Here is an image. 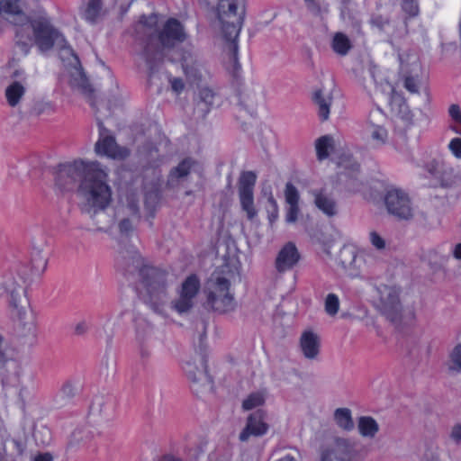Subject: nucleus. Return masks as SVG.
<instances>
[{"instance_id": "obj_47", "label": "nucleus", "mask_w": 461, "mask_h": 461, "mask_svg": "<svg viewBox=\"0 0 461 461\" xmlns=\"http://www.w3.org/2000/svg\"><path fill=\"white\" fill-rule=\"evenodd\" d=\"M285 196L287 204H294L299 203V192L291 182H288L285 185Z\"/></svg>"}, {"instance_id": "obj_38", "label": "nucleus", "mask_w": 461, "mask_h": 461, "mask_svg": "<svg viewBox=\"0 0 461 461\" xmlns=\"http://www.w3.org/2000/svg\"><path fill=\"white\" fill-rule=\"evenodd\" d=\"M160 198V192L158 188L152 187L151 189L147 190L145 192L144 206L151 217L154 216L155 211L158 205Z\"/></svg>"}, {"instance_id": "obj_49", "label": "nucleus", "mask_w": 461, "mask_h": 461, "mask_svg": "<svg viewBox=\"0 0 461 461\" xmlns=\"http://www.w3.org/2000/svg\"><path fill=\"white\" fill-rule=\"evenodd\" d=\"M104 405L105 401L104 397L95 396L89 406V414L93 416H102Z\"/></svg>"}, {"instance_id": "obj_28", "label": "nucleus", "mask_w": 461, "mask_h": 461, "mask_svg": "<svg viewBox=\"0 0 461 461\" xmlns=\"http://www.w3.org/2000/svg\"><path fill=\"white\" fill-rule=\"evenodd\" d=\"M312 194L314 197L315 206L329 217H332L338 213L337 203L330 195H328L322 189L312 190Z\"/></svg>"}, {"instance_id": "obj_14", "label": "nucleus", "mask_w": 461, "mask_h": 461, "mask_svg": "<svg viewBox=\"0 0 461 461\" xmlns=\"http://www.w3.org/2000/svg\"><path fill=\"white\" fill-rule=\"evenodd\" d=\"M3 287L9 295V304L18 310L19 313L28 303L26 296L25 282L23 277L15 276L13 274L5 276Z\"/></svg>"}, {"instance_id": "obj_4", "label": "nucleus", "mask_w": 461, "mask_h": 461, "mask_svg": "<svg viewBox=\"0 0 461 461\" xmlns=\"http://www.w3.org/2000/svg\"><path fill=\"white\" fill-rule=\"evenodd\" d=\"M77 192L84 200L82 210L91 216L106 209L112 201L107 174L97 164L90 165L86 170V176L81 180Z\"/></svg>"}, {"instance_id": "obj_15", "label": "nucleus", "mask_w": 461, "mask_h": 461, "mask_svg": "<svg viewBox=\"0 0 461 461\" xmlns=\"http://www.w3.org/2000/svg\"><path fill=\"white\" fill-rule=\"evenodd\" d=\"M17 374V362L10 354L7 342L0 333V380L2 385H10L16 380Z\"/></svg>"}, {"instance_id": "obj_51", "label": "nucleus", "mask_w": 461, "mask_h": 461, "mask_svg": "<svg viewBox=\"0 0 461 461\" xmlns=\"http://www.w3.org/2000/svg\"><path fill=\"white\" fill-rule=\"evenodd\" d=\"M448 114L455 122L460 124L459 127H454L453 131L461 135V107L456 104H451L448 108Z\"/></svg>"}, {"instance_id": "obj_42", "label": "nucleus", "mask_w": 461, "mask_h": 461, "mask_svg": "<svg viewBox=\"0 0 461 461\" xmlns=\"http://www.w3.org/2000/svg\"><path fill=\"white\" fill-rule=\"evenodd\" d=\"M339 309V300L335 294H329L325 299V312L330 316H334Z\"/></svg>"}, {"instance_id": "obj_53", "label": "nucleus", "mask_w": 461, "mask_h": 461, "mask_svg": "<svg viewBox=\"0 0 461 461\" xmlns=\"http://www.w3.org/2000/svg\"><path fill=\"white\" fill-rule=\"evenodd\" d=\"M300 212L298 203L288 204L285 213V221L287 223H294L297 221Z\"/></svg>"}, {"instance_id": "obj_52", "label": "nucleus", "mask_w": 461, "mask_h": 461, "mask_svg": "<svg viewBox=\"0 0 461 461\" xmlns=\"http://www.w3.org/2000/svg\"><path fill=\"white\" fill-rule=\"evenodd\" d=\"M127 209L130 211L131 216L139 219L140 217L139 200L134 194L127 195Z\"/></svg>"}, {"instance_id": "obj_25", "label": "nucleus", "mask_w": 461, "mask_h": 461, "mask_svg": "<svg viewBox=\"0 0 461 461\" xmlns=\"http://www.w3.org/2000/svg\"><path fill=\"white\" fill-rule=\"evenodd\" d=\"M300 347L306 358L314 359L320 353V338L311 330L304 331L300 338Z\"/></svg>"}, {"instance_id": "obj_29", "label": "nucleus", "mask_w": 461, "mask_h": 461, "mask_svg": "<svg viewBox=\"0 0 461 461\" xmlns=\"http://www.w3.org/2000/svg\"><path fill=\"white\" fill-rule=\"evenodd\" d=\"M339 9L340 18L343 22L351 25L353 28L359 30L361 19L358 12L353 7L351 0H341Z\"/></svg>"}, {"instance_id": "obj_45", "label": "nucleus", "mask_w": 461, "mask_h": 461, "mask_svg": "<svg viewBox=\"0 0 461 461\" xmlns=\"http://www.w3.org/2000/svg\"><path fill=\"white\" fill-rule=\"evenodd\" d=\"M436 178L439 180L442 187H450L456 182V176L453 175V170L445 167Z\"/></svg>"}, {"instance_id": "obj_27", "label": "nucleus", "mask_w": 461, "mask_h": 461, "mask_svg": "<svg viewBox=\"0 0 461 461\" xmlns=\"http://www.w3.org/2000/svg\"><path fill=\"white\" fill-rule=\"evenodd\" d=\"M202 368H197L191 362H186L184 370L187 377L194 383H202L203 384H211L212 383L211 376L207 372L206 359L203 356L201 357Z\"/></svg>"}, {"instance_id": "obj_40", "label": "nucleus", "mask_w": 461, "mask_h": 461, "mask_svg": "<svg viewBox=\"0 0 461 461\" xmlns=\"http://www.w3.org/2000/svg\"><path fill=\"white\" fill-rule=\"evenodd\" d=\"M89 439V432L84 429H76L70 435L68 442V449H77L81 444H85Z\"/></svg>"}, {"instance_id": "obj_39", "label": "nucleus", "mask_w": 461, "mask_h": 461, "mask_svg": "<svg viewBox=\"0 0 461 461\" xmlns=\"http://www.w3.org/2000/svg\"><path fill=\"white\" fill-rule=\"evenodd\" d=\"M369 131L371 139L377 146H382L386 143L388 132L385 128L381 125L375 124L372 121L369 122Z\"/></svg>"}, {"instance_id": "obj_64", "label": "nucleus", "mask_w": 461, "mask_h": 461, "mask_svg": "<svg viewBox=\"0 0 461 461\" xmlns=\"http://www.w3.org/2000/svg\"><path fill=\"white\" fill-rule=\"evenodd\" d=\"M170 84L172 90L176 94H180L185 88L184 81L180 77L170 79Z\"/></svg>"}, {"instance_id": "obj_26", "label": "nucleus", "mask_w": 461, "mask_h": 461, "mask_svg": "<svg viewBox=\"0 0 461 461\" xmlns=\"http://www.w3.org/2000/svg\"><path fill=\"white\" fill-rule=\"evenodd\" d=\"M197 164L196 160L187 157L182 159L176 167H174L169 171L167 176V185L175 186L180 179L186 177L191 169Z\"/></svg>"}, {"instance_id": "obj_19", "label": "nucleus", "mask_w": 461, "mask_h": 461, "mask_svg": "<svg viewBox=\"0 0 461 461\" xmlns=\"http://www.w3.org/2000/svg\"><path fill=\"white\" fill-rule=\"evenodd\" d=\"M355 451L354 444L342 438L335 439V448H326L321 451L320 461H349L347 460L350 457Z\"/></svg>"}, {"instance_id": "obj_60", "label": "nucleus", "mask_w": 461, "mask_h": 461, "mask_svg": "<svg viewBox=\"0 0 461 461\" xmlns=\"http://www.w3.org/2000/svg\"><path fill=\"white\" fill-rule=\"evenodd\" d=\"M51 104L50 103L39 102L34 104L32 112L36 115H41L46 112L51 111Z\"/></svg>"}, {"instance_id": "obj_50", "label": "nucleus", "mask_w": 461, "mask_h": 461, "mask_svg": "<svg viewBox=\"0 0 461 461\" xmlns=\"http://www.w3.org/2000/svg\"><path fill=\"white\" fill-rule=\"evenodd\" d=\"M118 230L121 236L129 238L134 231L132 221L128 217L122 218L118 222Z\"/></svg>"}, {"instance_id": "obj_16", "label": "nucleus", "mask_w": 461, "mask_h": 461, "mask_svg": "<svg viewBox=\"0 0 461 461\" xmlns=\"http://www.w3.org/2000/svg\"><path fill=\"white\" fill-rule=\"evenodd\" d=\"M267 414L265 411L258 409L250 413L246 421L244 429L239 435V439L242 442L248 441L251 437L258 438L266 435L269 425L266 421Z\"/></svg>"}, {"instance_id": "obj_44", "label": "nucleus", "mask_w": 461, "mask_h": 461, "mask_svg": "<svg viewBox=\"0 0 461 461\" xmlns=\"http://www.w3.org/2000/svg\"><path fill=\"white\" fill-rule=\"evenodd\" d=\"M401 7L409 18L416 17L420 13L418 0H402Z\"/></svg>"}, {"instance_id": "obj_63", "label": "nucleus", "mask_w": 461, "mask_h": 461, "mask_svg": "<svg viewBox=\"0 0 461 461\" xmlns=\"http://www.w3.org/2000/svg\"><path fill=\"white\" fill-rule=\"evenodd\" d=\"M404 87L411 93H418V83L417 80L412 77H405Z\"/></svg>"}, {"instance_id": "obj_22", "label": "nucleus", "mask_w": 461, "mask_h": 461, "mask_svg": "<svg viewBox=\"0 0 461 461\" xmlns=\"http://www.w3.org/2000/svg\"><path fill=\"white\" fill-rule=\"evenodd\" d=\"M78 393L79 387L77 383L71 380L65 381L53 398L55 406L57 408H63L71 404Z\"/></svg>"}, {"instance_id": "obj_3", "label": "nucleus", "mask_w": 461, "mask_h": 461, "mask_svg": "<svg viewBox=\"0 0 461 461\" xmlns=\"http://www.w3.org/2000/svg\"><path fill=\"white\" fill-rule=\"evenodd\" d=\"M246 2L247 0H217V17L221 23V32L228 43L230 60L235 70L240 68L238 38L246 15Z\"/></svg>"}, {"instance_id": "obj_57", "label": "nucleus", "mask_w": 461, "mask_h": 461, "mask_svg": "<svg viewBox=\"0 0 461 461\" xmlns=\"http://www.w3.org/2000/svg\"><path fill=\"white\" fill-rule=\"evenodd\" d=\"M341 256H342V258L340 260H341V264L344 268L350 269V268H354L356 267L357 258V254L354 250H350L348 259L344 258L343 253Z\"/></svg>"}, {"instance_id": "obj_33", "label": "nucleus", "mask_w": 461, "mask_h": 461, "mask_svg": "<svg viewBox=\"0 0 461 461\" xmlns=\"http://www.w3.org/2000/svg\"><path fill=\"white\" fill-rule=\"evenodd\" d=\"M358 431L363 437L374 438L379 430L376 420L370 416H361L358 419Z\"/></svg>"}, {"instance_id": "obj_62", "label": "nucleus", "mask_w": 461, "mask_h": 461, "mask_svg": "<svg viewBox=\"0 0 461 461\" xmlns=\"http://www.w3.org/2000/svg\"><path fill=\"white\" fill-rule=\"evenodd\" d=\"M32 260L33 267H41L42 269L46 268L47 259L41 256L40 250L33 252Z\"/></svg>"}, {"instance_id": "obj_56", "label": "nucleus", "mask_w": 461, "mask_h": 461, "mask_svg": "<svg viewBox=\"0 0 461 461\" xmlns=\"http://www.w3.org/2000/svg\"><path fill=\"white\" fill-rule=\"evenodd\" d=\"M448 149L451 153L456 158H461V138H454L448 144Z\"/></svg>"}, {"instance_id": "obj_58", "label": "nucleus", "mask_w": 461, "mask_h": 461, "mask_svg": "<svg viewBox=\"0 0 461 461\" xmlns=\"http://www.w3.org/2000/svg\"><path fill=\"white\" fill-rule=\"evenodd\" d=\"M135 0H114L115 5H119L120 14H119V19L122 20L123 16L127 14L129 8L131 7V4Z\"/></svg>"}, {"instance_id": "obj_2", "label": "nucleus", "mask_w": 461, "mask_h": 461, "mask_svg": "<svg viewBox=\"0 0 461 461\" xmlns=\"http://www.w3.org/2000/svg\"><path fill=\"white\" fill-rule=\"evenodd\" d=\"M169 274L159 267L150 266L144 267L140 276L133 284L140 299L155 313L164 315L168 299Z\"/></svg>"}, {"instance_id": "obj_61", "label": "nucleus", "mask_w": 461, "mask_h": 461, "mask_svg": "<svg viewBox=\"0 0 461 461\" xmlns=\"http://www.w3.org/2000/svg\"><path fill=\"white\" fill-rule=\"evenodd\" d=\"M443 168H444L443 164H440L434 160L427 165L428 172L435 177L438 176V175L442 171Z\"/></svg>"}, {"instance_id": "obj_37", "label": "nucleus", "mask_w": 461, "mask_h": 461, "mask_svg": "<svg viewBox=\"0 0 461 461\" xmlns=\"http://www.w3.org/2000/svg\"><path fill=\"white\" fill-rule=\"evenodd\" d=\"M334 419L339 427L345 430H352L354 429V422L351 416V411L348 408H339L334 412Z\"/></svg>"}, {"instance_id": "obj_8", "label": "nucleus", "mask_w": 461, "mask_h": 461, "mask_svg": "<svg viewBox=\"0 0 461 461\" xmlns=\"http://www.w3.org/2000/svg\"><path fill=\"white\" fill-rule=\"evenodd\" d=\"M379 294V309L383 315L395 326L402 321V304L396 288L382 285L377 288Z\"/></svg>"}, {"instance_id": "obj_55", "label": "nucleus", "mask_w": 461, "mask_h": 461, "mask_svg": "<svg viewBox=\"0 0 461 461\" xmlns=\"http://www.w3.org/2000/svg\"><path fill=\"white\" fill-rule=\"evenodd\" d=\"M370 23L373 26L377 27L379 30L383 31L384 30L385 26L389 24L390 21L388 18L377 14L371 17Z\"/></svg>"}, {"instance_id": "obj_32", "label": "nucleus", "mask_w": 461, "mask_h": 461, "mask_svg": "<svg viewBox=\"0 0 461 461\" xmlns=\"http://www.w3.org/2000/svg\"><path fill=\"white\" fill-rule=\"evenodd\" d=\"M313 101L318 106V115L321 121H327L330 116L332 97L330 95L324 96L321 90H317L314 92Z\"/></svg>"}, {"instance_id": "obj_24", "label": "nucleus", "mask_w": 461, "mask_h": 461, "mask_svg": "<svg viewBox=\"0 0 461 461\" xmlns=\"http://www.w3.org/2000/svg\"><path fill=\"white\" fill-rule=\"evenodd\" d=\"M258 94L259 87L253 86H244L238 93L239 104L251 115L256 113L259 99Z\"/></svg>"}, {"instance_id": "obj_46", "label": "nucleus", "mask_w": 461, "mask_h": 461, "mask_svg": "<svg viewBox=\"0 0 461 461\" xmlns=\"http://www.w3.org/2000/svg\"><path fill=\"white\" fill-rule=\"evenodd\" d=\"M398 116L404 122L406 127L413 125V113L405 102L399 105Z\"/></svg>"}, {"instance_id": "obj_31", "label": "nucleus", "mask_w": 461, "mask_h": 461, "mask_svg": "<svg viewBox=\"0 0 461 461\" xmlns=\"http://www.w3.org/2000/svg\"><path fill=\"white\" fill-rule=\"evenodd\" d=\"M26 92L25 86L21 81H13L5 89L8 104L15 107Z\"/></svg>"}, {"instance_id": "obj_20", "label": "nucleus", "mask_w": 461, "mask_h": 461, "mask_svg": "<svg viewBox=\"0 0 461 461\" xmlns=\"http://www.w3.org/2000/svg\"><path fill=\"white\" fill-rule=\"evenodd\" d=\"M95 149L98 155H104L113 158H123L129 154L126 149H120L114 137L109 135L100 138L95 143Z\"/></svg>"}, {"instance_id": "obj_54", "label": "nucleus", "mask_w": 461, "mask_h": 461, "mask_svg": "<svg viewBox=\"0 0 461 461\" xmlns=\"http://www.w3.org/2000/svg\"><path fill=\"white\" fill-rule=\"evenodd\" d=\"M453 366L450 368L457 372H461V343L458 344L451 354Z\"/></svg>"}, {"instance_id": "obj_17", "label": "nucleus", "mask_w": 461, "mask_h": 461, "mask_svg": "<svg viewBox=\"0 0 461 461\" xmlns=\"http://www.w3.org/2000/svg\"><path fill=\"white\" fill-rule=\"evenodd\" d=\"M24 9L25 5L22 0H0V14L14 25L23 26L29 23L32 18Z\"/></svg>"}, {"instance_id": "obj_41", "label": "nucleus", "mask_w": 461, "mask_h": 461, "mask_svg": "<svg viewBox=\"0 0 461 461\" xmlns=\"http://www.w3.org/2000/svg\"><path fill=\"white\" fill-rule=\"evenodd\" d=\"M22 29L16 31L15 45L22 54L27 55L32 47V39L29 36L24 37L23 34H22Z\"/></svg>"}, {"instance_id": "obj_13", "label": "nucleus", "mask_w": 461, "mask_h": 461, "mask_svg": "<svg viewBox=\"0 0 461 461\" xmlns=\"http://www.w3.org/2000/svg\"><path fill=\"white\" fill-rule=\"evenodd\" d=\"M200 289V281L191 275L183 282L179 297L172 302V308L179 314L189 312L194 305V299Z\"/></svg>"}, {"instance_id": "obj_11", "label": "nucleus", "mask_w": 461, "mask_h": 461, "mask_svg": "<svg viewBox=\"0 0 461 461\" xmlns=\"http://www.w3.org/2000/svg\"><path fill=\"white\" fill-rule=\"evenodd\" d=\"M89 167L90 165H86L83 161L59 164L55 176L56 185L61 191L72 190L76 183L86 176V170Z\"/></svg>"}, {"instance_id": "obj_7", "label": "nucleus", "mask_w": 461, "mask_h": 461, "mask_svg": "<svg viewBox=\"0 0 461 461\" xmlns=\"http://www.w3.org/2000/svg\"><path fill=\"white\" fill-rule=\"evenodd\" d=\"M149 265L140 252L132 246L122 248L116 258L119 272L133 285L140 276V272Z\"/></svg>"}, {"instance_id": "obj_10", "label": "nucleus", "mask_w": 461, "mask_h": 461, "mask_svg": "<svg viewBox=\"0 0 461 461\" xmlns=\"http://www.w3.org/2000/svg\"><path fill=\"white\" fill-rule=\"evenodd\" d=\"M257 182V175L253 171H243L238 180V193L242 211L249 220H253L258 211L254 204V188Z\"/></svg>"}, {"instance_id": "obj_12", "label": "nucleus", "mask_w": 461, "mask_h": 461, "mask_svg": "<svg viewBox=\"0 0 461 461\" xmlns=\"http://www.w3.org/2000/svg\"><path fill=\"white\" fill-rule=\"evenodd\" d=\"M168 60L180 61L183 71L192 83H199L203 80V64L193 47L182 49L178 58H168Z\"/></svg>"}, {"instance_id": "obj_35", "label": "nucleus", "mask_w": 461, "mask_h": 461, "mask_svg": "<svg viewBox=\"0 0 461 461\" xmlns=\"http://www.w3.org/2000/svg\"><path fill=\"white\" fill-rule=\"evenodd\" d=\"M59 48V57L61 60L69 66L77 68L80 66V60L77 55L75 53L73 49L68 45L67 41L57 45Z\"/></svg>"}, {"instance_id": "obj_5", "label": "nucleus", "mask_w": 461, "mask_h": 461, "mask_svg": "<svg viewBox=\"0 0 461 461\" xmlns=\"http://www.w3.org/2000/svg\"><path fill=\"white\" fill-rule=\"evenodd\" d=\"M230 282L224 276L212 274L207 283L206 305L213 312L225 313L234 309V297L230 293Z\"/></svg>"}, {"instance_id": "obj_9", "label": "nucleus", "mask_w": 461, "mask_h": 461, "mask_svg": "<svg viewBox=\"0 0 461 461\" xmlns=\"http://www.w3.org/2000/svg\"><path fill=\"white\" fill-rule=\"evenodd\" d=\"M384 202L389 214L399 220H410L413 216L411 199L406 192L392 187L386 190Z\"/></svg>"}, {"instance_id": "obj_23", "label": "nucleus", "mask_w": 461, "mask_h": 461, "mask_svg": "<svg viewBox=\"0 0 461 461\" xmlns=\"http://www.w3.org/2000/svg\"><path fill=\"white\" fill-rule=\"evenodd\" d=\"M214 98L215 93L212 89L203 87L199 90L194 108L198 118L204 119L206 117L213 105Z\"/></svg>"}, {"instance_id": "obj_18", "label": "nucleus", "mask_w": 461, "mask_h": 461, "mask_svg": "<svg viewBox=\"0 0 461 461\" xmlns=\"http://www.w3.org/2000/svg\"><path fill=\"white\" fill-rule=\"evenodd\" d=\"M301 259V255L294 242L285 243L275 260V267L277 272L284 273L293 269Z\"/></svg>"}, {"instance_id": "obj_1", "label": "nucleus", "mask_w": 461, "mask_h": 461, "mask_svg": "<svg viewBox=\"0 0 461 461\" xmlns=\"http://www.w3.org/2000/svg\"><path fill=\"white\" fill-rule=\"evenodd\" d=\"M157 16L142 14L137 30L135 41L140 50L139 56L145 61L148 77L150 78L159 70L169 53L187 39L185 26L176 18L167 19L160 28L153 29L157 24Z\"/></svg>"}, {"instance_id": "obj_30", "label": "nucleus", "mask_w": 461, "mask_h": 461, "mask_svg": "<svg viewBox=\"0 0 461 461\" xmlns=\"http://www.w3.org/2000/svg\"><path fill=\"white\" fill-rule=\"evenodd\" d=\"M81 14L87 23L95 24L103 15L102 0H89Z\"/></svg>"}, {"instance_id": "obj_36", "label": "nucleus", "mask_w": 461, "mask_h": 461, "mask_svg": "<svg viewBox=\"0 0 461 461\" xmlns=\"http://www.w3.org/2000/svg\"><path fill=\"white\" fill-rule=\"evenodd\" d=\"M331 48L333 51L340 56L348 54L351 49L349 39L342 32H337L333 36Z\"/></svg>"}, {"instance_id": "obj_43", "label": "nucleus", "mask_w": 461, "mask_h": 461, "mask_svg": "<svg viewBox=\"0 0 461 461\" xmlns=\"http://www.w3.org/2000/svg\"><path fill=\"white\" fill-rule=\"evenodd\" d=\"M264 401V397L260 393H251L243 401L242 408L246 411H249L262 405Z\"/></svg>"}, {"instance_id": "obj_34", "label": "nucleus", "mask_w": 461, "mask_h": 461, "mask_svg": "<svg viewBox=\"0 0 461 461\" xmlns=\"http://www.w3.org/2000/svg\"><path fill=\"white\" fill-rule=\"evenodd\" d=\"M333 148V138L330 135L320 137L315 141L317 158L322 161L329 158L330 149Z\"/></svg>"}, {"instance_id": "obj_59", "label": "nucleus", "mask_w": 461, "mask_h": 461, "mask_svg": "<svg viewBox=\"0 0 461 461\" xmlns=\"http://www.w3.org/2000/svg\"><path fill=\"white\" fill-rule=\"evenodd\" d=\"M370 241L377 249H383L385 248L384 240L376 231L370 232Z\"/></svg>"}, {"instance_id": "obj_48", "label": "nucleus", "mask_w": 461, "mask_h": 461, "mask_svg": "<svg viewBox=\"0 0 461 461\" xmlns=\"http://www.w3.org/2000/svg\"><path fill=\"white\" fill-rule=\"evenodd\" d=\"M267 218L269 222L272 224L275 222L278 218V205L272 195V194H269L267 198Z\"/></svg>"}, {"instance_id": "obj_21", "label": "nucleus", "mask_w": 461, "mask_h": 461, "mask_svg": "<svg viewBox=\"0 0 461 461\" xmlns=\"http://www.w3.org/2000/svg\"><path fill=\"white\" fill-rule=\"evenodd\" d=\"M360 166L358 163H352L349 167H345L343 172L339 175V179L345 185L348 192L356 193L361 190L363 183L359 178Z\"/></svg>"}, {"instance_id": "obj_6", "label": "nucleus", "mask_w": 461, "mask_h": 461, "mask_svg": "<svg viewBox=\"0 0 461 461\" xmlns=\"http://www.w3.org/2000/svg\"><path fill=\"white\" fill-rule=\"evenodd\" d=\"M32 28L34 41L39 50L45 53L55 45L65 42L64 36L51 24L50 20L40 14L29 22Z\"/></svg>"}]
</instances>
